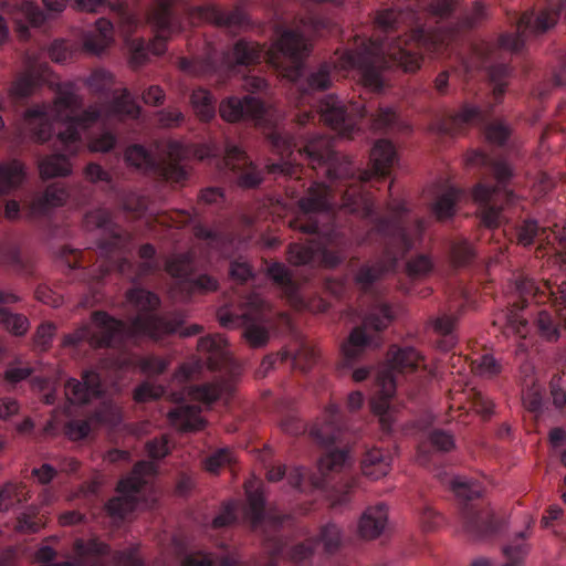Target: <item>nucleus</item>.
<instances>
[{"mask_svg": "<svg viewBox=\"0 0 566 566\" xmlns=\"http://www.w3.org/2000/svg\"><path fill=\"white\" fill-rule=\"evenodd\" d=\"M111 109L114 114L125 115L130 118H137L142 111L140 106L130 97L127 88H124L120 95L114 97Z\"/></svg>", "mask_w": 566, "mask_h": 566, "instance_id": "obj_48", "label": "nucleus"}, {"mask_svg": "<svg viewBox=\"0 0 566 566\" xmlns=\"http://www.w3.org/2000/svg\"><path fill=\"white\" fill-rule=\"evenodd\" d=\"M346 459V450H332L319 458L318 470L322 474H328L329 472L338 471L344 467Z\"/></svg>", "mask_w": 566, "mask_h": 566, "instance_id": "obj_57", "label": "nucleus"}, {"mask_svg": "<svg viewBox=\"0 0 566 566\" xmlns=\"http://www.w3.org/2000/svg\"><path fill=\"white\" fill-rule=\"evenodd\" d=\"M327 187L323 184L312 185L297 205L304 213L328 211L331 206L327 199Z\"/></svg>", "mask_w": 566, "mask_h": 566, "instance_id": "obj_30", "label": "nucleus"}, {"mask_svg": "<svg viewBox=\"0 0 566 566\" xmlns=\"http://www.w3.org/2000/svg\"><path fill=\"white\" fill-rule=\"evenodd\" d=\"M243 321L244 329L242 337L252 348L265 347L270 340V333L266 327L254 323L253 317L249 313L241 315Z\"/></svg>", "mask_w": 566, "mask_h": 566, "instance_id": "obj_36", "label": "nucleus"}, {"mask_svg": "<svg viewBox=\"0 0 566 566\" xmlns=\"http://www.w3.org/2000/svg\"><path fill=\"white\" fill-rule=\"evenodd\" d=\"M300 155H305L313 168L335 160V151L331 138L317 136L298 149Z\"/></svg>", "mask_w": 566, "mask_h": 566, "instance_id": "obj_23", "label": "nucleus"}, {"mask_svg": "<svg viewBox=\"0 0 566 566\" xmlns=\"http://www.w3.org/2000/svg\"><path fill=\"white\" fill-rule=\"evenodd\" d=\"M190 102L200 120L209 122L214 117V98L208 90H195L190 96Z\"/></svg>", "mask_w": 566, "mask_h": 566, "instance_id": "obj_39", "label": "nucleus"}, {"mask_svg": "<svg viewBox=\"0 0 566 566\" xmlns=\"http://www.w3.org/2000/svg\"><path fill=\"white\" fill-rule=\"evenodd\" d=\"M388 272V266L384 261H378L371 265H361L354 276V282L363 290L368 291L370 286L382 279Z\"/></svg>", "mask_w": 566, "mask_h": 566, "instance_id": "obj_41", "label": "nucleus"}, {"mask_svg": "<svg viewBox=\"0 0 566 566\" xmlns=\"http://www.w3.org/2000/svg\"><path fill=\"white\" fill-rule=\"evenodd\" d=\"M219 114L228 123H237L243 118L260 119L264 115V106L261 99L251 95L242 98L231 96L220 103Z\"/></svg>", "mask_w": 566, "mask_h": 566, "instance_id": "obj_11", "label": "nucleus"}, {"mask_svg": "<svg viewBox=\"0 0 566 566\" xmlns=\"http://www.w3.org/2000/svg\"><path fill=\"white\" fill-rule=\"evenodd\" d=\"M136 497L114 496L104 504L106 514L117 521H123L130 512L135 510Z\"/></svg>", "mask_w": 566, "mask_h": 566, "instance_id": "obj_47", "label": "nucleus"}, {"mask_svg": "<svg viewBox=\"0 0 566 566\" xmlns=\"http://www.w3.org/2000/svg\"><path fill=\"white\" fill-rule=\"evenodd\" d=\"M25 177L24 167L19 160L0 165V193H8L20 186Z\"/></svg>", "mask_w": 566, "mask_h": 566, "instance_id": "obj_35", "label": "nucleus"}, {"mask_svg": "<svg viewBox=\"0 0 566 566\" xmlns=\"http://www.w3.org/2000/svg\"><path fill=\"white\" fill-rule=\"evenodd\" d=\"M199 406L187 405L171 409L167 417L172 423L181 421L179 430L182 432H197L205 429L207 421L200 417Z\"/></svg>", "mask_w": 566, "mask_h": 566, "instance_id": "obj_24", "label": "nucleus"}, {"mask_svg": "<svg viewBox=\"0 0 566 566\" xmlns=\"http://www.w3.org/2000/svg\"><path fill=\"white\" fill-rule=\"evenodd\" d=\"M23 483L7 482L0 488V512H9L14 506L30 499L29 492L23 493Z\"/></svg>", "mask_w": 566, "mask_h": 566, "instance_id": "obj_38", "label": "nucleus"}, {"mask_svg": "<svg viewBox=\"0 0 566 566\" xmlns=\"http://www.w3.org/2000/svg\"><path fill=\"white\" fill-rule=\"evenodd\" d=\"M464 530L473 539H483L499 533L504 526L503 518L495 517L490 510L474 511L471 506L463 509Z\"/></svg>", "mask_w": 566, "mask_h": 566, "instance_id": "obj_13", "label": "nucleus"}, {"mask_svg": "<svg viewBox=\"0 0 566 566\" xmlns=\"http://www.w3.org/2000/svg\"><path fill=\"white\" fill-rule=\"evenodd\" d=\"M74 551L80 563L83 559H92L91 556L108 555L111 547L108 544L101 542L97 538H91L87 542L82 538H77L74 542Z\"/></svg>", "mask_w": 566, "mask_h": 566, "instance_id": "obj_45", "label": "nucleus"}, {"mask_svg": "<svg viewBox=\"0 0 566 566\" xmlns=\"http://www.w3.org/2000/svg\"><path fill=\"white\" fill-rule=\"evenodd\" d=\"M557 19V13L552 10L545 9L538 13L526 11L518 19V30L527 33L530 38L539 36L554 28Z\"/></svg>", "mask_w": 566, "mask_h": 566, "instance_id": "obj_19", "label": "nucleus"}, {"mask_svg": "<svg viewBox=\"0 0 566 566\" xmlns=\"http://www.w3.org/2000/svg\"><path fill=\"white\" fill-rule=\"evenodd\" d=\"M69 199L66 188L57 182L49 185L44 191L35 196L31 202L33 214L44 216L54 208L62 207Z\"/></svg>", "mask_w": 566, "mask_h": 566, "instance_id": "obj_22", "label": "nucleus"}, {"mask_svg": "<svg viewBox=\"0 0 566 566\" xmlns=\"http://www.w3.org/2000/svg\"><path fill=\"white\" fill-rule=\"evenodd\" d=\"M92 423L116 426L120 422V411L112 402L104 401L91 415Z\"/></svg>", "mask_w": 566, "mask_h": 566, "instance_id": "obj_49", "label": "nucleus"}, {"mask_svg": "<svg viewBox=\"0 0 566 566\" xmlns=\"http://www.w3.org/2000/svg\"><path fill=\"white\" fill-rule=\"evenodd\" d=\"M395 316L390 305L380 304L376 306L369 314H367L363 321L364 327L373 329L375 332H381L386 329L394 321Z\"/></svg>", "mask_w": 566, "mask_h": 566, "instance_id": "obj_44", "label": "nucleus"}, {"mask_svg": "<svg viewBox=\"0 0 566 566\" xmlns=\"http://www.w3.org/2000/svg\"><path fill=\"white\" fill-rule=\"evenodd\" d=\"M184 323L185 316L180 312L137 315L133 318L134 338L147 336L157 342L177 333Z\"/></svg>", "mask_w": 566, "mask_h": 566, "instance_id": "obj_6", "label": "nucleus"}, {"mask_svg": "<svg viewBox=\"0 0 566 566\" xmlns=\"http://www.w3.org/2000/svg\"><path fill=\"white\" fill-rule=\"evenodd\" d=\"M125 160L128 165L145 170H151L166 181L179 182L187 178L182 166L176 161L156 163L153 156L142 146L132 145L125 150Z\"/></svg>", "mask_w": 566, "mask_h": 566, "instance_id": "obj_7", "label": "nucleus"}, {"mask_svg": "<svg viewBox=\"0 0 566 566\" xmlns=\"http://www.w3.org/2000/svg\"><path fill=\"white\" fill-rule=\"evenodd\" d=\"M264 48L255 41L240 39L232 48L231 57L235 65L250 66L261 62Z\"/></svg>", "mask_w": 566, "mask_h": 566, "instance_id": "obj_28", "label": "nucleus"}, {"mask_svg": "<svg viewBox=\"0 0 566 566\" xmlns=\"http://www.w3.org/2000/svg\"><path fill=\"white\" fill-rule=\"evenodd\" d=\"M343 208L361 219H367L374 213L373 200L363 193L346 192L343 197Z\"/></svg>", "mask_w": 566, "mask_h": 566, "instance_id": "obj_43", "label": "nucleus"}, {"mask_svg": "<svg viewBox=\"0 0 566 566\" xmlns=\"http://www.w3.org/2000/svg\"><path fill=\"white\" fill-rule=\"evenodd\" d=\"M274 49L287 61L286 65H282L283 76L292 82L298 81L308 54L304 36L297 31L284 30L274 43Z\"/></svg>", "mask_w": 566, "mask_h": 566, "instance_id": "obj_5", "label": "nucleus"}, {"mask_svg": "<svg viewBox=\"0 0 566 566\" xmlns=\"http://www.w3.org/2000/svg\"><path fill=\"white\" fill-rule=\"evenodd\" d=\"M178 67L190 76L203 77L216 73L218 65L212 55L207 54L206 56L196 59L180 57Z\"/></svg>", "mask_w": 566, "mask_h": 566, "instance_id": "obj_34", "label": "nucleus"}, {"mask_svg": "<svg viewBox=\"0 0 566 566\" xmlns=\"http://www.w3.org/2000/svg\"><path fill=\"white\" fill-rule=\"evenodd\" d=\"M528 536L526 531L516 533L514 543L506 545L502 548L507 562L503 566H521L530 552L528 544L525 538Z\"/></svg>", "mask_w": 566, "mask_h": 566, "instance_id": "obj_42", "label": "nucleus"}, {"mask_svg": "<svg viewBox=\"0 0 566 566\" xmlns=\"http://www.w3.org/2000/svg\"><path fill=\"white\" fill-rule=\"evenodd\" d=\"M268 275L275 284L280 285L281 287H284L286 293H295L296 284L292 279V274L283 263L274 262L273 264H271L268 268Z\"/></svg>", "mask_w": 566, "mask_h": 566, "instance_id": "obj_52", "label": "nucleus"}, {"mask_svg": "<svg viewBox=\"0 0 566 566\" xmlns=\"http://www.w3.org/2000/svg\"><path fill=\"white\" fill-rule=\"evenodd\" d=\"M88 324L92 333L90 348L93 350L116 348L134 338L133 321L127 324L106 311H93Z\"/></svg>", "mask_w": 566, "mask_h": 566, "instance_id": "obj_2", "label": "nucleus"}, {"mask_svg": "<svg viewBox=\"0 0 566 566\" xmlns=\"http://www.w3.org/2000/svg\"><path fill=\"white\" fill-rule=\"evenodd\" d=\"M340 541V528L333 523L324 525L317 537V542L322 543L324 551L328 554H334L339 548Z\"/></svg>", "mask_w": 566, "mask_h": 566, "instance_id": "obj_50", "label": "nucleus"}, {"mask_svg": "<svg viewBox=\"0 0 566 566\" xmlns=\"http://www.w3.org/2000/svg\"><path fill=\"white\" fill-rule=\"evenodd\" d=\"M130 240V234L126 231L113 232L109 238L99 240L97 247L103 253L109 254L116 251H124Z\"/></svg>", "mask_w": 566, "mask_h": 566, "instance_id": "obj_58", "label": "nucleus"}, {"mask_svg": "<svg viewBox=\"0 0 566 566\" xmlns=\"http://www.w3.org/2000/svg\"><path fill=\"white\" fill-rule=\"evenodd\" d=\"M428 440L430 444L440 452H450L455 448L454 437L451 432L443 429H433L429 432Z\"/></svg>", "mask_w": 566, "mask_h": 566, "instance_id": "obj_63", "label": "nucleus"}, {"mask_svg": "<svg viewBox=\"0 0 566 566\" xmlns=\"http://www.w3.org/2000/svg\"><path fill=\"white\" fill-rule=\"evenodd\" d=\"M297 88L303 94L326 91L332 85L331 66L327 63L321 64L319 67L310 73L304 81H296Z\"/></svg>", "mask_w": 566, "mask_h": 566, "instance_id": "obj_32", "label": "nucleus"}, {"mask_svg": "<svg viewBox=\"0 0 566 566\" xmlns=\"http://www.w3.org/2000/svg\"><path fill=\"white\" fill-rule=\"evenodd\" d=\"M189 14L193 21L211 22L220 28L240 29L249 24V18L240 7L226 12L212 4L199 6L192 8Z\"/></svg>", "mask_w": 566, "mask_h": 566, "instance_id": "obj_12", "label": "nucleus"}, {"mask_svg": "<svg viewBox=\"0 0 566 566\" xmlns=\"http://www.w3.org/2000/svg\"><path fill=\"white\" fill-rule=\"evenodd\" d=\"M485 71L492 85L493 97L495 102H500L507 90L513 67L509 63L496 62L485 66Z\"/></svg>", "mask_w": 566, "mask_h": 566, "instance_id": "obj_27", "label": "nucleus"}, {"mask_svg": "<svg viewBox=\"0 0 566 566\" xmlns=\"http://www.w3.org/2000/svg\"><path fill=\"white\" fill-rule=\"evenodd\" d=\"M345 62L360 71L363 85L371 92L379 93L384 88L381 70L389 67V61L401 67L403 72L413 73L420 69L422 56L402 44L400 39L386 45L379 39H369L353 51L344 54Z\"/></svg>", "mask_w": 566, "mask_h": 566, "instance_id": "obj_1", "label": "nucleus"}, {"mask_svg": "<svg viewBox=\"0 0 566 566\" xmlns=\"http://www.w3.org/2000/svg\"><path fill=\"white\" fill-rule=\"evenodd\" d=\"M247 503L243 507V517L247 520L253 531L262 527H272L277 530L287 515H273L265 513L266 499L262 485H254L252 483L245 484Z\"/></svg>", "mask_w": 566, "mask_h": 566, "instance_id": "obj_8", "label": "nucleus"}, {"mask_svg": "<svg viewBox=\"0 0 566 566\" xmlns=\"http://www.w3.org/2000/svg\"><path fill=\"white\" fill-rule=\"evenodd\" d=\"M127 298L130 303H134L143 310H155L160 304V300L155 293L144 289H134L128 291Z\"/></svg>", "mask_w": 566, "mask_h": 566, "instance_id": "obj_61", "label": "nucleus"}, {"mask_svg": "<svg viewBox=\"0 0 566 566\" xmlns=\"http://www.w3.org/2000/svg\"><path fill=\"white\" fill-rule=\"evenodd\" d=\"M391 468V457L388 452L378 448L368 450L361 460L363 474L378 480L387 475Z\"/></svg>", "mask_w": 566, "mask_h": 566, "instance_id": "obj_25", "label": "nucleus"}, {"mask_svg": "<svg viewBox=\"0 0 566 566\" xmlns=\"http://www.w3.org/2000/svg\"><path fill=\"white\" fill-rule=\"evenodd\" d=\"M223 161L228 168L235 172L237 185L240 188L254 189L262 184V171L239 146L227 145Z\"/></svg>", "mask_w": 566, "mask_h": 566, "instance_id": "obj_10", "label": "nucleus"}, {"mask_svg": "<svg viewBox=\"0 0 566 566\" xmlns=\"http://www.w3.org/2000/svg\"><path fill=\"white\" fill-rule=\"evenodd\" d=\"M396 158V150L391 142L379 139L370 150V161L375 174L386 176Z\"/></svg>", "mask_w": 566, "mask_h": 566, "instance_id": "obj_29", "label": "nucleus"}, {"mask_svg": "<svg viewBox=\"0 0 566 566\" xmlns=\"http://www.w3.org/2000/svg\"><path fill=\"white\" fill-rule=\"evenodd\" d=\"M197 348L207 353V366L210 370H220L227 367L231 360L228 349V339L222 334H209L198 339Z\"/></svg>", "mask_w": 566, "mask_h": 566, "instance_id": "obj_16", "label": "nucleus"}, {"mask_svg": "<svg viewBox=\"0 0 566 566\" xmlns=\"http://www.w3.org/2000/svg\"><path fill=\"white\" fill-rule=\"evenodd\" d=\"M92 430V421L87 419H72L65 422L63 432L71 441H81L88 437Z\"/></svg>", "mask_w": 566, "mask_h": 566, "instance_id": "obj_56", "label": "nucleus"}, {"mask_svg": "<svg viewBox=\"0 0 566 566\" xmlns=\"http://www.w3.org/2000/svg\"><path fill=\"white\" fill-rule=\"evenodd\" d=\"M177 0H156V6L148 15V22L155 30V36L147 45L154 55H161L166 51V43L174 30V4Z\"/></svg>", "mask_w": 566, "mask_h": 566, "instance_id": "obj_9", "label": "nucleus"}, {"mask_svg": "<svg viewBox=\"0 0 566 566\" xmlns=\"http://www.w3.org/2000/svg\"><path fill=\"white\" fill-rule=\"evenodd\" d=\"M374 231L388 239L396 252L407 253L412 248V240L399 218L375 219Z\"/></svg>", "mask_w": 566, "mask_h": 566, "instance_id": "obj_17", "label": "nucleus"}, {"mask_svg": "<svg viewBox=\"0 0 566 566\" xmlns=\"http://www.w3.org/2000/svg\"><path fill=\"white\" fill-rule=\"evenodd\" d=\"M184 566H243L230 556H223L212 560L207 556H188L184 560Z\"/></svg>", "mask_w": 566, "mask_h": 566, "instance_id": "obj_64", "label": "nucleus"}, {"mask_svg": "<svg viewBox=\"0 0 566 566\" xmlns=\"http://www.w3.org/2000/svg\"><path fill=\"white\" fill-rule=\"evenodd\" d=\"M536 326L542 338L547 342L558 340L560 334L557 325L554 323L551 314L546 311H541L536 319Z\"/></svg>", "mask_w": 566, "mask_h": 566, "instance_id": "obj_60", "label": "nucleus"}, {"mask_svg": "<svg viewBox=\"0 0 566 566\" xmlns=\"http://www.w3.org/2000/svg\"><path fill=\"white\" fill-rule=\"evenodd\" d=\"M388 524V506L378 503L366 507L358 521L357 534L361 539L374 541L384 533Z\"/></svg>", "mask_w": 566, "mask_h": 566, "instance_id": "obj_15", "label": "nucleus"}, {"mask_svg": "<svg viewBox=\"0 0 566 566\" xmlns=\"http://www.w3.org/2000/svg\"><path fill=\"white\" fill-rule=\"evenodd\" d=\"M222 394V388L220 385L217 384H202V385H196L191 386L189 388V396L197 401L205 402V403H212L216 402Z\"/></svg>", "mask_w": 566, "mask_h": 566, "instance_id": "obj_54", "label": "nucleus"}, {"mask_svg": "<svg viewBox=\"0 0 566 566\" xmlns=\"http://www.w3.org/2000/svg\"><path fill=\"white\" fill-rule=\"evenodd\" d=\"M38 168L41 179L67 177L72 174V164L64 154H52L39 159Z\"/></svg>", "mask_w": 566, "mask_h": 566, "instance_id": "obj_26", "label": "nucleus"}, {"mask_svg": "<svg viewBox=\"0 0 566 566\" xmlns=\"http://www.w3.org/2000/svg\"><path fill=\"white\" fill-rule=\"evenodd\" d=\"M527 302L522 300L520 303H515L505 315L507 327H510L514 334L521 337H525L527 334L528 322L520 314V311L525 308Z\"/></svg>", "mask_w": 566, "mask_h": 566, "instance_id": "obj_51", "label": "nucleus"}, {"mask_svg": "<svg viewBox=\"0 0 566 566\" xmlns=\"http://www.w3.org/2000/svg\"><path fill=\"white\" fill-rule=\"evenodd\" d=\"M165 394V388L148 381L142 382L134 389L133 398L138 403L158 400Z\"/></svg>", "mask_w": 566, "mask_h": 566, "instance_id": "obj_62", "label": "nucleus"}, {"mask_svg": "<svg viewBox=\"0 0 566 566\" xmlns=\"http://www.w3.org/2000/svg\"><path fill=\"white\" fill-rule=\"evenodd\" d=\"M319 119L342 137L349 138L354 132L357 120L366 116L364 105L356 103L346 106L337 96L329 94L322 98L318 104Z\"/></svg>", "mask_w": 566, "mask_h": 566, "instance_id": "obj_3", "label": "nucleus"}, {"mask_svg": "<svg viewBox=\"0 0 566 566\" xmlns=\"http://www.w3.org/2000/svg\"><path fill=\"white\" fill-rule=\"evenodd\" d=\"M421 356L411 347H398L391 345L387 353V365L377 373V384L387 398L394 397L396 392L395 373L416 371Z\"/></svg>", "mask_w": 566, "mask_h": 566, "instance_id": "obj_4", "label": "nucleus"}, {"mask_svg": "<svg viewBox=\"0 0 566 566\" xmlns=\"http://www.w3.org/2000/svg\"><path fill=\"white\" fill-rule=\"evenodd\" d=\"M467 160L472 165L490 167L492 169L493 177L497 182L496 187H499V189H503L507 201L513 198L514 192L505 188L513 177V168L509 163L505 160L493 159L490 155L481 150L470 153Z\"/></svg>", "mask_w": 566, "mask_h": 566, "instance_id": "obj_18", "label": "nucleus"}, {"mask_svg": "<svg viewBox=\"0 0 566 566\" xmlns=\"http://www.w3.org/2000/svg\"><path fill=\"white\" fill-rule=\"evenodd\" d=\"M99 117L101 111L95 106H90L78 115L61 116L60 119L64 123L65 129L57 133V139L64 146V149L74 155L76 150L71 149V147L81 139L78 128H87L97 122Z\"/></svg>", "mask_w": 566, "mask_h": 566, "instance_id": "obj_14", "label": "nucleus"}, {"mask_svg": "<svg viewBox=\"0 0 566 566\" xmlns=\"http://www.w3.org/2000/svg\"><path fill=\"white\" fill-rule=\"evenodd\" d=\"M0 325L14 336H23L30 328V322L25 315L12 313L4 307H0Z\"/></svg>", "mask_w": 566, "mask_h": 566, "instance_id": "obj_46", "label": "nucleus"}, {"mask_svg": "<svg viewBox=\"0 0 566 566\" xmlns=\"http://www.w3.org/2000/svg\"><path fill=\"white\" fill-rule=\"evenodd\" d=\"M314 259V250L304 244L291 243L287 248V262L294 266L306 265Z\"/></svg>", "mask_w": 566, "mask_h": 566, "instance_id": "obj_59", "label": "nucleus"}, {"mask_svg": "<svg viewBox=\"0 0 566 566\" xmlns=\"http://www.w3.org/2000/svg\"><path fill=\"white\" fill-rule=\"evenodd\" d=\"M457 324V317L453 315L443 314L436 318L430 319V325L437 335L442 336L438 342V347L444 352L451 350L457 344V337L453 332Z\"/></svg>", "mask_w": 566, "mask_h": 566, "instance_id": "obj_31", "label": "nucleus"}, {"mask_svg": "<svg viewBox=\"0 0 566 566\" xmlns=\"http://www.w3.org/2000/svg\"><path fill=\"white\" fill-rule=\"evenodd\" d=\"M481 119V108L465 104L455 114L440 120L437 125V130L443 135H455L459 134L464 126L471 125Z\"/></svg>", "mask_w": 566, "mask_h": 566, "instance_id": "obj_21", "label": "nucleus"}, {"mask_svg": "<svg viewBox=\"0 0 566 566\" xmlns=\"http://www.w3.org/2000/svg\"><path fill=\"white\" fill-rule=\"evenodd\" d=\"M191 256L188 253H181L167 260L165 271L172 277L185 279L191 272Z\"/></svg>", "mask_w": 566, "mask_h": 566, "instance_id": "obj_55", "label": "nucleus"}, {"mask_svg": "<svg viewBox=\"0 0 566 566\" xmlns=\"http://www.w3.org/2000/svg\"><path fill=\"white\" fill-rule=\"evenodd\" d=\"M339 409L335 405H331L326 409L325 420L322 423H315L310 431L311 437L321 446L328 448L333 446L340 436V427L338 424Z\"/></svg>", "mask_w": 566, "mask_h": 566, "instance_id": "obj_20", "label": "nucleus"}, {"mask_svg": "<svg viewBox=\"0 0 566 566\" xmlns=\"http://www.w3.org/2000/svg\"><path fill=\"white\" fill-rule=\"evenodd\" d=\"M24 119L29 122V125H31L32 119H39L36 126L31 127L32 139L35 143L43 144L52 137L54 130L53 125L46 117L45 112H43L41 108H28L24 112Z\"/></svg>", "mask_w": 566, "mask_h": 566, "instance_id": "obj_37", "label": "nucleus"}, {"mask_svg": "<svg viewBox=\"0 0 566 566\" xmlns=\"http://www.w3.org/2000/svg\"><path fill=\"white\" fill-rule=\"evenodd\" d=\"M366 329L364 325L354 327L346 343L343 344L342 352L348 364L356 361L369 344L370 339L366 335Z\"/></svg>", "mask_w": 566, "mask_h": 566, "instance_id": "obj_33", "label": "nucleus"}, {"mask_svg": "<svg viewBox=\"0 0 566 566\" xmlns=\"http://www.w3.org/2000/svg\"><path fill=\"white\" fill-rule=\"evenodd\" d=\"M475 255L473 245L467 240L454 242L451 247V259L454 266H468L473 262Z\"/></svg>", "mask_w": 566, "mask_h": 566, "instance_id": "obj_53", "label": "nucleus"}, {"mask_svg": "<svg viewBox=\"0 0 566 566\" xmlns=\"http://www.w3.org/2000/svg\"><path fill=\"white\" fill-rule=\"evenodd\" d=\"M460 195V189L451 187L437 198L432 205V212L437 220L444 221L453 217L455 213V203L459 200Z\"/></svg>", "mask_w": 566, "mask_h": 566, "instance_id": "obj_40", "label": "nucleus"}]
</instances>
